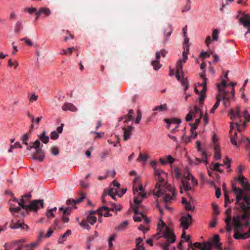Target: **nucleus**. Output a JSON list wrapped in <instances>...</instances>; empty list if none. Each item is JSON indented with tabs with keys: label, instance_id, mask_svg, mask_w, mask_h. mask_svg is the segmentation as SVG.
Segmentation results:
<instances>
[{
	"label": "nucleus",
	"instance_id": "ddd939ff",
	"mask_svg": "<svg viewBox=\"0 0 250 250\" xmlns=\"http://www.w3.org/2000/svg\"><path fill=\"white\" fill-rule=\"evenodd\" d=\"M122 209V207L121 205H117L115 203H112V207L109 208L105 206H104L103 207H100L98 209V213H103V210L106 211H120Z\"/></svg>",
	"mask_w": 250,
	"mask_h": 250
},
{
	"label": "nucleus",
	"instance_id": "0eeeda50",
	"mask_svg": "<svg viewBox=\"0 0 250 250\" xmlns=\"http://www.w3.org/2000/svg\"><path fill=\"white\" fill-rule=\"evenodd\" d=\"M34 148L36 149V152L33 154L32 158L34 160H38L40 162H42L44 158L43 150L42 149L41 143L39 140H37L33 143Z\"/></svg>",
	"mask_w": 250,
	"mask_h": 250
},
{
	"label": "nucleus",
	"instance_id": "e2e57ef3",
	"mask_svg": "<svg viewBox=\"0 0 250 250\" xmlns=\"http://www.w3.org/2000/svg\"><path fill=\"white\" fill-rule=\"evenodd\" d=\"M140 215H141V217L144 219L145 223L149 224L150 223V220L143 212H141Z\"/></svg>",
	"mask_w": 250,
	"mask_h": 250
},
{
	"label": "nucleus",
	"instance_id": "7c9ffc66",
	"mask_svg": "<svg viewBox=\"0 0 250 250\" xmlns=\"http://www.w3.org/2000/svg\"><path fill=\"white\" fill-rule=\"evenodd\" d=\"M223 94H221V100H222L223 101V104L225 106L227 105V100H229V97L228 95V93L225 90L222 91Z\"/></svg>",
	"mask_w": 250,
	"mask_h": 250
},
{
	"label": "nucleus",
	"instance_id": "1a4fd4ad",
	"mask_svg": "<svg viewBox=\"0 0 250 250\" xmlns=\"http://www.w3.org/2000/svg\"><path fill=\"white\" fill-rule=\"evenodd\" d=\"M181 226L184 230L187 229L191 224L193 219L191 216L188 214L187 215L183 216L180 220Z\"/></svg>",
	"mask_w": 250,
	"mask_h": 250
},
{
	"label": "nucleus",
	"instance_id": "20e7f679",
	"mask_svg": "<svg viewBox=\"0 0 250 250\" xmlns=\"http://www.w3.org/2000/svg\"><path fill=\"white\" fill-rule=\"evenodd\" d=\"M157 162L156 161H152L150 162V165L154 168L155 174L157 176V182L156 184V188L157 189V193L156 195L159 196L164 193V192L168 190L170 192H172V186L168 185L165 181V177L166 176V173L162 170L156 169Z\"/></svg>",
	"mask_w": 250,
	"mask_h": 250
},
{
	"label": "nucleus",
	"instance_id": "052dcab7",
	"mask_svg": "<svg viewBox=\"0 0 250 250\" xmlns=\"http://www.w3.org/2000/svg\"><path fill=\"white\" fill-rule=\"evenodd\" d=\"M72 211V208L70 207H67L65 208L63 210V214L65 215H69Z\"/></svg>",
	"mask_w": 250,
	"mask_h": 250
},
{
	"label": "nucleus",
	"instance_id": "bf43d9fd",
	"mask_svg": "<svg viewBox=\"0 0 250 250\" xmlns=\"http://www.w3.org/2000/svg\"><path fill=\"white\" fill-rule=\"evenodd\" d=\"M21 40L22 41H24L26 44L29 46H31L33 45V43L31 41L26 37L22 38L21 39Z\"/></svg>",
	"mask_w": 250,
	"mask_h": 250
},
{
	"label": "nucleus",
	"instance_id": "4d7b16f0",
	"mask_svg": "<svg viewBox=\"0 0 250 250\" xmlns=\"http://www.w3.org/2000/svg\"><path fill=\"white\" fill-rule=\"evenodd\" d=\"M108 154H109V153L107 150H104V151L102 152L100 154V157H101V159H102V160H104L105 158H106V157H107Z\"/></svg>",
	"mask_w": 250,
	"mask_h": 250
},
{
	"label": "nucleus",
	"instance_id": "cd10ccee",
	"mask_svg": "<svg viewBox=\"0 0 250 250\" xmlns=\"http://www.w3.org/2000/svg\"><path fill=\"white\" fill-rule=\"evenodd\" d=\"M214 147V149L215 151L214 153V157L216 159L219 160L221 158V155H220V148L218 144H215Z\"/></svg>",
	"mask_w": 250,
	"mask_h": 250
},
{
	"label": "nucleus",
	"instance_id": "bb28decb",
	"mask_svg": "<svg viewBox=\"0 0 250 250\" xmlns=\"http://www.w3.org/2000/svg\"><path fill=\"white\" fill-rule=\"evenodd\" d=\"M185 179H183L182 180V184L185 191H187L188 190H190L192 189L191 187L189 185V183L188 182L189 180H187V176L186 177Z\"/></svg>",
	"mask_w": 250,
	"mask_h": 250
},
{
	"label": "nucleus",
	"instance_id": "72a5a7b5",
	"mask_svg": "<svg viewBox=\"0 0 250 250\" xmlns=\"http://www.w3.org/2000/svg\"><path fill=\"white\" fill-rule=\"evenodd\" d=\"M200 122V118L197 119L195 120V122L194 124H190V125L191 126V132L193 134L194 132L195 131L198 125Z\"/></svg>",
	"mask_w": 250,
	"mask_h": 250
},
{
	"label": "nucleus",
	"instance_id": "0e129e2a",
	"mask_svg": "<svg viewBox=\"0 0 250 250\" xmlns=\"http://www.w3.org/2000/svg\"><path fill=\"white\" fill-rule=\"evenodd\" d=\"M31 197V195L30 193L24 195L22 196V198H23L26 201V204L30 201V199Z\"/></svg>",
	"mask_w": 250,
	"mask_h": 250
},
{
	"label": "nucleus",
	"instance_id": "a878e982",
	"mask_svg": "<svg viewBox=\"0 0 250 250\" xmlns=\"http://www.w3.org/2000/svg\"><path fill=\"white\" fill-rule=\"evenodd\" d=\"M205 71H204L203 73L201 74V77L203 79V82L202 83H199V86H203V88H202V89L201 90V92L202 93H205L207 91V78L205 77Z\"/></svg>",
	"mask_w": 250,
	"mask_h": 250
},
{
	"label": "nucleus",
	"instance_id": "ea45409f",
	"mask_svg": "<svg viewBox=\"0 0 250 250\" xmlns=\"http://www.w3.org/2000/svg\"><path fill=\"white\" fill-rule=\"evenodd\" d=\"M182 84L185 86V91H186L188 88V80L187 78L184 77V76H180V80Z\"/></svg>",
	"mask_w": 250,
	"mask_h": 250
},
{
	"label": "nucleus",
	"instance_id": "603ef678",
	"mask_svg": "<svg viewBox=\"0 0 250 250\" xmlns=\"http://www.w3.org/2000/svg\"><path fill=\"white\" fill-rule=\"evenodd\" d=\"M226 224V229L227 232H230L232 229V226L231 224V221H225Z\"/></svg>",
	"mask_w": 250,
	"mask_h": 250
},
{
	"label": "nucleus",
	"instance_id": "58836bf2",
	"mask_svg": "<svg viewBox=\"0 0 250 250\" xmlns=\"http://www.w3.org/2000/svg\"><path fill=\"white\" fill-rule=\"evenodd\" d=\"M189 51V46H185L184 51L183 52V60H181L182 61V63H185L187 59H188V56H187V53Z\"/></svg>",
	"mask_w": 250,
	"mask_h": 250
},
{
	"label": "nucleus",
	"instance_id": "9d476101",
	"mask_svg": "<svg viewBox=\"0 0 250 250\" xmlns=\"http://www.w3.org/2000/svg\"><path fill=\"white\" fill-rule=\"evenodd\" d=\"M239 21L246 28L248 29L247 31L245 33V36L248 33H250V15L244 14L240 19Z\"/></svg>",
	"mask_w": 250,
	"mask_h": 250
},
{
	"label": "nucleus",
	"instance_id": "49530a36",
	"mask_svg": "<svg viewBox=\"0 0 250 250\" xmlns=\"http://www.w3.org/2000/svg\"><path fill=\"white\" fill-rule=\"evenodd\" d=\"M173 174L176 178H180L181 175L180 168L177 167H175L173 171Z\"/></svg>",
	"mask_w": 250,
	"mask_h": 250
},
{
	"label": "nucleus",
	"instance_id": "8fccbe9b",
	"mask_svg": "<svg viewBox=\"0 0 250 250\" xmlns=\"http://www.w3.org/2000/svg\"><path fill=\"white\" fill-rule=\"evenodd\" d=\"M195 92L197 94H200L202 93V94L201 95L200 97L199 98V103L201 104H203V102L205 98V96L203 95L204 93H202L201 92V91L199 92L197 88H195Z\"/></svg>",
	"mask_w": 250,
	"mask_h": 250
},
{
	"label": "nucleus",
	"instance_id": "473e14b6",
	"mask_svg": "<svg viewBox=\"0 0 250 250\" xmlns=\"http://www.w3.org/2000/svg\"><path fill=\"white\" fill-rule=\"evenodd\" d=\"M45 133V131H43L42 133L39 136V139L44 144L47 143L49 141V137L46 136Z\"/></svg>",
	"mask_w": 250,
	"mask_h": 250
},
{
	"label": "nucleus",
	"instance_id": "f8f14e48",
	"mask_svg": "<svg viewBox=\"0 0 250 250\" xmlns=\"http://www.w3.org/2000/svg\"><path fill=\"white\" fill-rule=\"evenodd\" d=\"M235 179L241 184L243 188V189H242L243 190L246 192L250 190V184L248 183L247 179L243 175L239 176Z\"/></svg>",
	"mask_w": 250,
	"mask_h": 250
},
{
	"label": "nucleus",
	"instance_id": "c756f323",
	"mask_svg": "<svg viewBox=\"0 0 250 250\" xmlns=\"http://www.w3.org/2000/svg\"><path fill=\"white\" fill-rule=\"evenodd\" d=\"M221 94H218L216 96V102L211 109L210 112L214 113L215 109L218 107L221 101Z\"/></svg>",
	"mask_w": 250,
	"mask_h": 250
},
{
	"label": "nucleus",
	"instance_id": "680f3d73",
	"mask_svg": "<svg viewBox=\"0 0 250 250\" xmlns=\"http://www.w3.org/2000/svg\"><path fill=\"white\" fill-rule=\"evenodd\" d=\"M59 224H60V220L58 219H55L54 221V224H53L55 229H61V227L60 226Z\"/></svg>",
	"mask_w": 250,
	"mask_h": 250
},
{
	"label": "nucleus",
	"instance_id": "c03bdc74",
	"mask_svg": "<svg viewBox=\"0 0 250 250\" xmlns=\"http://www.w3.org/2000/svg\"><path fill=\"white\" fill-rule=\"evenodd\" d=\"M117 190L116 189H114L113 188H110L109 189L107 195L108 194L109 196H111L113 199L116 200L115 195H116L115 191Z\"/></svg>",
	"mask_w": 250,
	"mask_h": 250
},
{
	"label": "nucleus",
	"instance_id": "a211bd4d",
	"mask_svg": "<svg viewBox=\"0 0 250 250\" xmlns=\"http://www.w3.org/2000/svg\"><path fill=\"white\" fill-rule=\"evenodd\" d=\"M134 111L132 109H129L128 113L127 115L121 117L120 118L119 121L124 120V123H127L130 121H133L134 117L133 116Z\"/></svg>",
	"mask_w": 250,
	"mask_h": 250
},
{
	"label": "nucleus",
	"instance_id": "864d4df0",
	"mask_svg": "<svg viewBox=\"0 0 250 250\" xmlns=\"http://www.w3.org/2000/svg\"><path fill=\"white\" fill-rule=\"evenodd\" d=\"M75 50L74 47L68 48L66 49H62V51H64V54L68 55L70 54L72 52Z\"/></svg>",
	"mask_w": 250,
	"mask_h": 250
},
{
	"label": "nucleus",
	"instance_id": "412c9836",
	"mask_svg": "<svg viewBox=\"0 0 250 250\" xmlns=\"http://www.w3.org/2000/svg\"><path fill=\"white\" fill-rule=\"evenodd\" d=\"M62 110L63 111L69 110L72 112H76L77 111V108L72 104L67 103L64 104L62 107Z\"/></svg>",
	"mask_w": 250,
	"mask_h": 250
},
{
	"label": "nucleus",
	"instance_id": "2eb2a0df",
	"mask_svg": "<svg viewBox=\"0 0 250 250\" xmlns=\"http://www.w3.org/2000/svg\"><path fill=\"white\" fill-rule=\"evenodd\" d=\"M172 30L170 25H167L164 30V39L162 41V43L165 44L167 43L169 40V37L170 36Z\"/></svg>",
	"mask_w": 250,
	"mask_h": 250
},
{
	"label": "nucleus",
	"instance_id": "f3484780",
	"mask_svg": "<svg viewBox=\"0 0 250 250\" xmlns=\"http://www.w3.org/2000/svg\"><path fill=\"white\" fill-rule=\"evenodd\" d=\"M183 64L182 61L179 60L176 65V77L178 81L180 80V76L183 75Z\"/></svg>",
	"mask_w": 250,
	"mask_h": 250
},
{
	"label": "nucleus",
	"instance_id": "f03ea898",
	"mask_svg": "<svg viewBox=\"0 0 250 250\" xmlns=\"http://www.w3.org/2000/svg\"><path fill=\"white\" fill-rule=\"evenodd\" d=\"M232 190L236 195L235 207L234 209L241 212H250V193L243 190L231 184Z\"/></svg>",
	"mask_w": 250,
	"mask_h": 250
},
{
	"label": "nucleus",
	"instance_id": "6e6552de",
	"mask_svg": "<svg viewBox=\"0 0 250 250\" xmlns=\"http://www.w3.org/2000/svg\"><path fill=\"white\" fill-rule=\"evenodd\" d=\"M172 191L171 192H170L169 191H168V190H167V191L164 192V193L160 195L159 196L156 195V194L157 193V189H156L155 188V189L156 191V192L154 193V195L158 197H159L161 195L165 194V196L163 197V201L165 203L166 208L168 210L170 209V208L167 206V203L168 202H169L170 201H171V200H173V198L175 197V193L174 191V188L172 187Z\"/></svg>",
	"mask_w": 250,
	"mask_h": 250
},
{
	"label": "nucleus",
	"instance_id": "4c0bfd02",
	"mask_svg": "<svg viewBox=\"0 0 250 250\" xmlns=\"http://www.w3.org/2000/svg\"><path fill=\"white\" fill-rule=\"evenodd\" d=\"M128 223L127 221H124L122 224L119 225L118 227L116 228V229L117 231H120L122 230L125 229L127 226L128 225Z\"/></svg>",
	"mask_w": 250,
	"mask_h": 250
},
{
	"label": "nucleus",
	"instance_id": "338daca9",
	"mask_svg": "<svg viewBox=\"0 0 250 250\" xmlns=\"http://www.w3.org/2000/svg\"><path fill=\"white\" fill-rule=\"evenodd\" d=\"M38 95H36L35 94H33L31 95V96H30V97L29 98V101L30 102H33L36 101L38 99Z\"/></svg>",
	"mask_w": 250,
	"mask_h": 250
},
{
	"label": "nucleus",
	"instance_id": "37998d69",
	"mask_svg": "<svg viewBox=\"0 0 250 250\" xmlns=\"http://www.w3.org/2000/svg\"><path fill=\"white\" fill-rule=\"evenodd\" d=\"M204 161L207 162V160H205L204 159L201 160L199 158H195L194 159L190 160V163L191 165H197L199 164L201 162H204Z\"/></svg>",
	"mask_w": 250,
	"mask_h": 250
},
{
	"label": "nucleus",
	"instance_id": "423d86ee",
	"mask_svg": "<svg viewBox=\"0 0 250 250\" xmlns=\"http://www.w3.org/2000/svg\"><path fill=\"white\" fill-rule=\"evenodd\" d=\"M162 236L167 240V242L162 244L164 250H168L170 244L173 243L175 241L176 236L173 231L169 228L166 227Z\"/></svg>",
	"mask_w": 250,
	"mask_h": 250
},
{
	"label": "nucleus",
	"instance_id": "a19ab883",
	"mask_svg": "<svg viewBox=\"0 0 250 250\" xmlns=\"http://www.w3.org/2000/svg\"><path fill=\"white\" fill-rule=\"evenodd\" d=\"M149 156L147 154L143 155L141 152H140L137 161H142L146 162L149 158Z\"/></svg>",
	"mask_w": 250,
	"mask_h": 250
},
{
	"label": "nucleus",
	"instance_id": "4be33fe9",
	"mask_svg": "<svg viewBox=\"0 0 250 250\" xmlns=\"http://www.w3.org/2000/svg\"><path fill=\"white\" fill-rule=\"evenodd\" d=\"M133 193L135 194L136 193H138V195L141 197V198H144L146 196V193H142V191L144 190V189L142 186V185H140L139 188H137V187H135V186H133Z\"/></svg>",
	"mask_w": 250,
	"mask_h": 250
},
{
	"label": "nucleus",
	"instance_id": "2f4dec72",
	"mask_svg": "<svg viewBox=\"0 0 250 250\" xmlns=\"http://www.w3.org/2000/svg\"><path fill=\"white\" fill-rule=\"evenodd\" d=\"M167 109V105L166 104H164L161 105L156 106L153 109V111H166Z\"/></svg>",
	"mask_w": 250,
	"mask_h": 250
},
{
	"label": "nucleus",
	"instance_id": "f704fd0d",
	"mask_svg": "<svg viewBox=\"0 0 250 250\" xmlns=\"http://www.w3.org/2000/svg\"><path fill=\"white\" fill-rule=\"evenodd\" d=\"M20 242L19 241H13L10 243H5L4 245V247L5 248V250H10L12 248H13L15 245H16V243Z\"/></svg>",
	"mask_w": 250,
	"mask_h": 250
},
{
	"label": "nucleus",
	"instance_id": "dca6fc26",
	"mask_svg": "<svg viewBox=\"0 0 250 250\" xmlns=\"http://www.w3.org/2000/svg\"><path fill=\"white\" fill-rule=\"evenodd\" d=\"M85 198V194L83 192L80 193V197L77 200H74L73 199H69L66 201V204L68 206L71 205H75L76 204H79L82 202L83 200Z\"/></svg>",
	"mask_w": 250,
	"mask_h": 250
},
{
	"label": "nucleus",
	"instance_id": "9b49d317",
	"mask_svg": "<svg viewBox=\"0 0 250 250\" xmlns=\"http://www.w3.org/2000/svg\"><path fill=\"white\" fill-rule=\"evenodd\" d=\"M189 244L194 248H197L200 250H211V244L208 242H204L203 243L200 242H195L192 243L190 242Z\"/></svg>",
	"mask_w": 250,
	"mask_h": 250
},
{
	"label": "nucleus",
	"instance_id": "13d9d810",
	"mask_svg": "<svg viewBox=\"0 0 250 250\" xmlns=\"http://www.w3.org/2000/svg\"><path fill=\"white\" fill-rule=\"evenodd\" d=\"M59 136L58 133L56 131H52L51 133L50 138L52 140H56V139H57L58 138Z\"/></svg>",
	"mask_w": 250,
	"mask_h": 250
},
{
	"label": "nucleus",
	"instance_id": "7ed1b4c3",
	"mask_svg": "<svg viewBox=\"0 0 250 250\" xmlns=\"http://www.w3.org/2000/svg\"><path fill=\"white\" fill-rule=\"evenodd\" d=\"M228 115L231 120L236 121L235 123H230V133L234 128V124L235 125L237 130L240 132L245 128L246 122L250 121V115L248 113V111L245 110L242 113L240 111V106L239 105L235 108L231 109L229 112Z\"/></svg>",
	"mask_w": 250,
	"mask_h": 250
},
{
	"label": "nucleus",
	"instance_id": "b1692460",
	"mask_svg": "<svg viewBox=\"0 0 250 250\" xmlns=\"http://www.w3.org/2000/svg\"><path fill=\"white\" fill-rule=\"evenodd\" d=\"M23 21H20L16 22L14 25V31L15 34H19L23 29Z\"/></svg>",
	"mask_w": 250,
	"mask_h": 250
},
{
	"label": "nucleus",
	"instance_id": "6ab92c4d",
	"mask_svg": "<svg viewBox=\"0 0 250 250\" xmlns=\"http://www.w3.org/2000/svg\"><path fill=\"white\" fill-rule=\"evenodd\" d=\"M133 128V127L132 125L127 126V127L125 126L123 127V129L124 130V140L125 141H127L130 138Z\"/></svg>",
	"mask_w": 250,
	"mask_h": 250
},
{
	"label": "nucleus",
	"instance_id": "39448f33",
	"mask_svg": "<svg viewBox=\"0 0 250 250\" xmlns=\"http://www.w3.org/2000/svg\"><path fill=\"white\" fill-rule=\"evenodd\" d=\"M14 202H17L20 207H12L9 208V211L11 212H18L21 210V208H23L26 211H33L37 212L40 208V207L43 208L44 202L43 200H34L30 202L29 205H26V201L23 198H21L20 201L16 198H13Z\"/></svg>",
	"mask_w": 250,
	"mask_h": 250
},
{
	"label": "nucleus",
	"instance_id": "3c124183",
	"mask_svg": "<svg viewBox=\"0 0 250 250\" xmlns=\"http://www.w3.org/2000/svg\"><path fill=\"white\" fill-rule=\"evenodd\" d=\"M219 31L217 29H215L212 31V39L214 41H217L218 39Z\"/></svg>",
	"mask_w": 250,
	"mask_h": 250
},
{
	"label": "nucleus",
	"instance_id": "393cba45",
	"mask_svg": "<svg viewBox=\"0 0 250 250\" xmlns=\"http://www.w3.org/2000/svg\"><path fill=\"white\" fill-rule=\"evenodd\" d=\"M142 202V200H138L136 197L134 198V203L135 204V206L134 208V212L135 215H140V213L141 212L139 211V208L140 207V205Z\"/></svg>",
	"mask_w": 250,
	"mask_h": 250
},
{
	"label": "nucleus",
	"instance_id": "e433bc0d",
	"mask_svg": "<svg viewBox=\"0 0 250 250\" xmlns=\"http://www.w3.org/2000/svg\"><path fill=\"white\" fill-rule=\"evenodd\" d=\"M151 65L153 67V69L155 70H159L162 66V65L160 64L159 62V61L158 60H154L151 62Z\"/></svg>",
	"mask_w": 250,
	"mask_h": 250
},
{
	"label": "nucleus",
	"instance_id": "c9c22d12",
	"mask_svg": "<svg viewBox=\"0 0 250 250\" xmlns=\"http://www.w3.org/2000/svg\"><path fill=\"white\" fill-rule=\"evenodd\" d=\"M44 13L46 16H49L51 14V11L48 8L41 7L39 10V14Z\"/></svg>",
	"mask_w": 250,
	"mask_h": 250
},
{
	"label": "nucleus",
	"instance_id": "5fc2aeb1",
	"mask_svg": "<svg viewBox=\"0 0 250 250\" xmlns=\"http://www.w3.org/2000/svg\"><path fill=\"white\" fill-rule=\"evenodd\" d=\"M87 220H83L80 223V225L84 229H90V227L88 224Z\"/></svg>",
	"mask_w": 250,
	"mask_h": 250
},
{
	"label": "nucleus",
	"instance_id": "09e8293b",
	"mask_svg": "<svg viewBox=\"0 0 250 250\" xmlns=\"http://www.w3.org/2000/svg\"><path fill=\"white\" fill-rule=\"evenodd\" d=\"M225 207L226 208L228 206V203H230L231 202L233 201L232 199L231 201L229 199V197L228 196V193L226 191H225Z\"/></svg>",
	"mask_w": 250,
	"mask_h": 250
},
{
	"label": "nucleus",
	"instance_id": "774afa93",
	"mask_svg": "<svg viewBox=\"0 0 250 250\" xmlns=\"http://www.w3.org/2000/svg\"><path fill=\"white\" fill-rule=\"evenodd\" d=\"M212 205L214 213L216 214V215H218L219 214V211L218 209L217 205L214 203H212Z\"/></svg>",
	"mask_w": 250,
	"mask_h": 250
},
{
	"label": "nucleus",
	"instance_id": "79ce46f5",
	"mask_svg": "<svg viewBox=\"0 0 250 250\" xmlns=\"http://www.w3.org/2000/svg\"><path fill=\"white\" fill-rule=\"evenodd\" d=\"M190 178H191V183L193 187L196 186L198 184L197 180L190 173H188V175L187 176V180H190Z\"/></svg>",
	"mask_w": 250,
	"mask_h": 250
},
{
	"label": "nucleus",
	"instance_id": "a18cd8bd",
	"mask_svg": "<svg viewBox=\"0 0 250 250\" xmlns=\"http://www.w3.org/2000/svg\"><path fill=\"white\" fill-rule=\"evenodd\" d=\"M231 208H228L225 211V214L227 216L226 218L225 219V221H231Z\"/></svg>",
	"mask_w": 250,
	"mask_h": 250
},
{
	"label": "nucleus",
	"instance_id": "f257e3e1",
	"mask_svg": "<svg viewBox=\"0 0 250 250\" xmlns=\"http://www.w3.org/2000/svg\"><path fill=\"white\" fill-rule=\"evenodd\" d=\"M250 212H243L241 215H235L232 219L234 227L233 237L236 239H246L250 237V226L248 230L244 233L245 229L249 226Z\"/></svg>",
	"mask_w": 250,
	"mask_h": 250
},
{
	"label": "nucleus",
	"instance_id": "4468645a",
	"mask_svg": "<svg viewBox=\"0 0 250 250\" xmlns=\"http://www.w3.org/2000/svg\"><path fill=\"white\" fill-rule=\"evenodd\" d=\"M9 227L11 229H17L21 228L23 229L27 230L28 226L24 223H20L19 221L15 222L14 220H12L10 224Z\"/></svg>",
	"mask_w": 250,
	"mask_h": 250
},
{
	"label": "nucleus",
	"instance_id": "aec40b11",
	"mask_svg": "<svg viewBox=\"0 0 250 250\" xmlns=\"http://www.w3.org/2000/svg\"><path fill=\"white\" fill-rule=\"evenodd\" d=\"M220 237L218 234H215L211 241H209L211 244V247L212 245L214 246L217 249L221 250V243L219 242Z\"/></svg>",
	"mask_w": 250,
	"mask_h": 250
},
{
	"label": "nucleus",
	"instance_id": "69168bd1",
	"mask_svg": "<svg viewBox=\"0 0 250 250\" xmlns=\"http://www.w3.org/2000/svg\"><path fill=\"white\" fill-rule=\"evenodd\" d=\"M51 153L54 155H58L59 153V150L58 148L55 146L53 147L51 149Z\"/></svg>",
	"mask_w": 250,
	"mask_h": 250
},
{
	"label": "nucleus",
	"instance_id": "5701e85b",
	"mask_svg": "<svg viewBox=\"0 0 250 250\" xmlns=\"http://www.w3.org/2000/svg\"><path fill=\"white\" fill-rule=\"evenodd\" d=\"M164 121L167 124V127L168 129L170 128V124H180L181 123V120L177 118H172L170 119L166 118L164 120Z\"/></svg>",
	"mask_w": 250,
	"mask_h": 250
},
{
	"label": "nucleus",
	"instance_id": "6e6d98bb",
	"mask_svg": "<svg viewBox=\"0 0 250 250\" xmlns=\"http://www.w3.org/2000/svg\"><path fill=\"white\" fill-rule=\"evenodd\" d=\"M141 118H142V113H141V112L139 110H137V117H136V119L135 121V124H139V123H140V120L141 119Z\"/></svg>",
	"mask_w": 250,
	"mask_h": 250
},
{
	"label": "nucleus",
	"instance_id": "c85d7f7f",
	"mask_svg": "<svg viewBox=\"0 0 250 250\" xmlns=\"http://www.w3.org/2000/svg\"><path fill=\"white\" fill-rule=\"evenodd\" d=\"M221 86H222L224 88H225L227 86V82L225 80H222L221 83L217 84V90L219 94H222V91L225 90L224 89H221Z\"/></svg>",
	"mask_w": 250,
	"mask_h": 250
},
{
	"label": "nucleus",
	"instance_id": "de8ad7c7",
	"mask_svg": "<svg viewBox=\"0 0 250 250\" xmlns=\"http://www.w3.org/2000/svg\"><path fill=\"white\" fill-rule=\"evenodd\" d=\"M97 221V217L94 215H88L87 216V221L93 225Z\"/></svg>",
	"mask_w": 250,
	"mask_h": 250
}]
</instances>
